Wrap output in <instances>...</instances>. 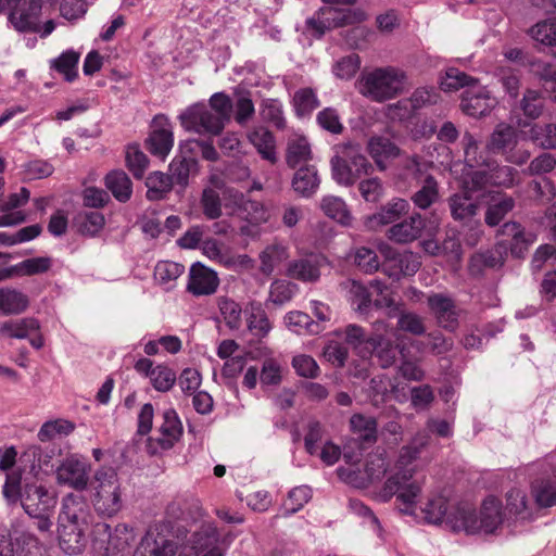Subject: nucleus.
<instances>
[{"label":"nucleus","mask_w":556,"mask_h":556,"mask_svg":"<svg viewBox=\"0 0 556 556\" xmlns=\"http://www.w3.org/2000/svg\"><path fill=\"white\" fill-rule=\"evenodd\" d=\"M429 441L430 434L427 431H418L410 442L400 450L394 469L381 489V500L388 502L396 495V501L404 505L400 507L404 514H413L421 494L425 481L414 479L417 467L413 464L419 458Z\"/></svg>","instance_id":"nucleus-1"},{"label":"nucleus","mask_w":556,"mask_h":556,"mask_svg":"<svg viewBox=\"0 0 556 556\" xmlns=\"http://www.w3.org/2000/svg\"><path fill=\"white\" fill-rule=\"evenodd\" d=\"M92 513L83 495L70 493L63 497L59 515V544L70 555L79 554L86 545L92 525Z\"/></svg>","instance_id":"nucleus-2"},{"label":"nucleus","mask_w":556,"mask_h":556,"mask_svg":"<svg viewBox=\"0 0 556 556\" xmlns=\"http://www.w3.org/2000/svg\"><path fill=\"white\" fill-rule=\"evenodd\" d=\"M503 520L502 502L490 495L482 502L479 516L469 506H458L456 511L448 516L447 523L454 532L464 531L467 534H476L493 533Z\"/></svg>","instance_id":"nucleus-3"},{"label":"nucleus","mask_w":556,"mask_h":556,"mask_svg":"<svg viewBox=\"0 0 556 556\" xmlns=\"http://www.w3.org/2000/svg\"><path fill=\"white\" fill-rule=\"evenodd\" d=\"M406 81L407 75L403 70L389 65L363 72L357 88L371 101L384 102L403 93Z\"/></svg>","instance_id":"nucleus-4"},{"label":"nucleus","mask_w":556,"mask_h":556,"mask_svg":"<svg viewBox=\"0 0 556 556\" xmlns=\"http://www.w3.org/2000/svg\"><path fill=\"white\" fill-rule=\"evenodd\" d=\"M91 501L94 509L112 517L123 507L121 482L112 468H100L91 481Z\"/></svg>","instance_id":"nucleus-5"},{"label":"nucleus","mask_w":556,"mask_h":556,"mask_svg":"<svg viewBox=\"0 0 556 556\" xmlns=\"http://www.w3.org/2000/svg\"><path fill=\"white\" fill-rule=\"evenodd\" d=\"M366 18L367 14L361 8H326L320 11L317 17L308 18L306 23L308 29L312 30L317 38H320L331 28L361 23Z\"/></svg>","instance_id":"nucleus-6"},{"label":"nucleus","mask_w":556,"mask_h":556,"mask_svg":"<svg viewBox=\"0 0 556 556\" xmlns=\"http://www.w3.org/2000/svg\"><path fill=\"white\" fill-rule=\"evenodd\" d=\"M181 126L188 131L217 136L226 123L204 104H194L180 115Z\"/></svg>","instance_id":"nucleus-7"},{"label":"nucleus","mask_w":556,"mask_h":556,"mask_svg":"<svg viewBox=\"0 0 556 556\" xmlns=\"http://www.w3.org/2000/svg\"><path fill=\"white\" fill-rule=\"evenodd\" d=\"M230 541V534L220 538L213 522H204L191 533L187 540V547L195 555H204L214 552L224 556Z\"/></svg>","instance_id":"nucleus-8"},{"label":"nucleus","mask_w":556,"mask_h":556,"mask_svg":"<svg viewBox=\"0 0 556 556\" xmlns=\"http://www.w3.org/2000/svg\"><path fill=\"white\" fill-rule=\"evenodd\" d=\"M177 542L165 531L164 526H151L137 545L134 556H175Z\"/></svg>","instance_id":"nucleus-9"},{"label":"nucleus","mask_w":556,"mask_h":556,"mask_svg":"<svg viewBox=\"0 0 556 556\" xmlns=\"http://www.w3.org/2000/svg\"><path fill=\"white\" fill-rule=\"evenodd\" d=\"M389 468V462L384 451L371 453L365 465V477L353 470L340 468V477L355 488H366L369 483L381 480Z\"/></svg>","instance_id":"nucleus-10"},{"label":"nucleus","mask_w":556,"mask_h":556,"mask_svg":"<svg viewBox=\"0 0 556 556\" xmlns=\"http://www.w3.org/2000/svg\"><path fill=\"white\" fill-rule=\"evenodd\" d=\"M439 99L440 94L434 87H420L409 98L389 105L388 113L391 118L407 119L415 111L437 104Z\"/></svg>","instance_id":"nucleus-11"},{"label":"nucleus","mask_w":556,"mask_h":556,"mask_svg":"<svg viewBox=\"0 0 556 556\" xmlns=\"http://www.w3.org/2000/svg\"><path fill=\"white\" fill-rule=\"evenodd\" d=\"M9 538L16 556H50L47 546L22 520H15L9 530Z\"/></svg>","instance_id":"nucleus-12"},{"label":"nucleus","mask_w":556,"mask_h":556,"mask_svg":"<svg viewBox=\"0 0 556 556\" xmlns=\"http://www.w3.org/2000/svg\"><path fill=\"white\" fill-rule=\"evenodd\" d=\"M89 466L77 455L64 458L55 470L56 482L60 485L84 491L89 483Z\"/></svg>","instance_id":"nucleus-13"},{"label":"nucleus","mask_w":556,"mask_h":556,"mask_svg":"<svg viewBox=\"0 0 556 556\" xmlns=\"http://www.w3.org/2000/svg\"><path fill=\"white\" fill-rule=\"evenodd\" d=\"M20 500L28 516L50 514L56 505L55 495L46 486L36 483H26Z\"/></svg>","instance_id":"nucleus-14"},{"label":"nucleus","mask_w":556,"mask_h":556,"mask_svg":"<svg viewBox=\"0 0 556 556\" xmlns=\"http://www.w3.org/2000/svg\"><path fill=\"white\" fill-rule=\"evenodd\" d=\"M380 251L387 258L383 271L391 278L400 279L402 276H413L421 266L419 256L413 252L395 253L388 244H382Z\"/></svg>","instance_id":"nucleus-15"},{"label":"nucleus","mask_w":556,"mask_h":556,"mask_svg":"<svg viewBox=\"0 0 556 556\" xmlns=\"http://www.w3.org/2000/svg\"><path fill=\"white\" fill-rule=\"evenodd\" d=\"M40 14L41 0H20L10 10L9 21L20 33H36Z\"/></svg>","instance_id":"nucleus-16"},{"label":"nucleus","mask_w":556,"mask_h":556,"mask_svg":"<svg viewBox=\"0 0 556 556\" xmlns=\"http://www.w3.org/2000/svg\"><path fill=\"white\" fill-rule=\"evenodd\" d=\"M427 305L437 324L451 332L459 326L458 312L454 300L444 293H431L427 296Z\"/></svg>","instance_id":"nucleus-17"},{"label":"nucleus","mask_w":556,"mask_h":556,"mask_svg":"<svg viewBox=\"0 0 556 556\" xmlns=\"http://www.w3.org/2000/svg\"><path fill=\"white\" fill-rule=\"evenodd\" d=\"M496 105L495 98L491 97L485 87L473 84L462 93L460 108L463 112L472 117H481L491 112Z\"/></svg>","instance_id":"nucleus-18"},{"label":"nucleus","mask_w":556,"mask_h":556,"mask_svg":"<svg viewBox=\"0 0 556 556\" xmlns=\"http://www.w3.org/2000/svg\"><path fill=\"white\" fill-rule=\"evenodd\" d=\"M147 146L151 154L161 159H165L170 152L174 146L173 127L165 116L154 118Z\"/></svg>","instance_id":"nucleus-19"},{"label":"nucleus","mask_w":556,"mask_h":556,"mask_svg":"<svg viewBox=\"0 0 556 556\" xmlns=\"http://www.w3.org/2000/svg\"><path fill=\"white\" fill-rule=\"evenodd\" d=\"M217 273L201 263H194L189 270L187 290L194 296L211 295L217 291Z\"/></svg>","instance_id":"nucleus-20"},{"label":"nucleus","mask_w":556,"mask_h":556,"mask_svg":"<svg viewBox=\"0 0 556 556\" xmlns=\"http://www.w3.org/2000/svg\"><path fill=\"white\" fill-rule=\"evenodd\" d=\"M426 225V219L420 213H413L408 218L391 226L387 236L397 243H408L418 239Z\"/></svg>","instance_id":"nucleus-21"},{"label":"nucleus","mask_w":556,"mask_h":556,"mask_svg":"<svg viewBox=\"0 0 556 556\" xmlns=\"http://www.w3.org/2000/svg\"><path fill=\"white\" fill-rule=\"evenodd\" d=\"M321 263L320 256L311 254L290 262L286 275L303 282H315L320 277Z\"/></svg>","instance_id":"nucleus-22"},{"label":"nucleus","mask_w":556,"mask_h":556,"mask_svg":"<svg viewBox=\"0 0 556 556\" xmlns=\"http://www.w3.org/2000/svg\"><path fill=\"white\" fill-rule=\"evenodd\" d=\"M447 205L452 218L462 224H468L478 214L479 205L471 194L463 190L448 197Z\"/></svg>","instance_id":"nucleus-23"},{"label":"nucleus","mask_w":556,"mask_h":556,"mask_svg":"<svg viewBox=\"0 0 556 556\" xmlns=\"http://www.w3.org/2000/svg\"><path fill=\"white\" fill-rule=\"evenodd\" d=\"M247 139L263 160L270 164L277 163L276 139L270 130L263 126L254 127L247 134Z\"/></svg>","instance_id":"nucleus-24"},{"label":"nucleus","mask_w":556,"mask_h":556,"mask_svg":"<svg viewBox=\"0 0 556 556\" xmlns=\"http://www.w3.org/2000/svg\"><path fill=\"white\" fill-rule=\"evenodd\" d=\"M247 328L249 332L258 340L268 336L273 325L267 313L258 302H251L244 309Z\"/></svg>","instance_id":"nucleus-25"},{"label":"nucleus","mask_w":556,"mask_h":556,"mask_svg":"<svg viewBox=\"0 0 556 556\" xmlns=\"http://www.w3.org/2000/svg\"><path fill=\"white\" fill-rule=\"evenodd\" d=\"M409 208V203L400 198L392 199L380 210L366 218V225L369 228L377 226L389 225L397 220L402 215L406 214Z\"/></svg>","instance_id":"nucleus-26"},{"label":"nucleus","mask_w":556,"mask_h":556,"mask_svg":"<svg viewBox=\"0 0 556 556\" xmlns=\"http://www.w3.org/2000/svg\"><path fill=\"white\" fill-rule=\"evenodd\" d=\"M367 150L380 170L387 168V161L400 155V148L389 138L381 136L371 137Z\"/></svg>","instance_id":"nucleus-27"},{"label":"nucleus","mask_w":556,"mask_h":556,"mask_svg":"<svg viewBox=\"0 0 556 556\" xmlns=\"http://www.w3.org/2000/svg\"><path fill=\"white\" fill-rule=\"evenodd\" d=\"M160 437L155 440L163 450L170 448L182 433V426L174 409H166L163 414V424L160 426Z\"/></svg>","instance_id":"nucleus-28"},{"label":"nucleus","mask_w":556,"mask_h":556,"mask_svg":"<svg viewBox=\"0 0 556 556\" xmlns=\"http://www.w3.org/2000/svg\"><path fill=\"white\" fill-rule=\"evenodd\" d=\"M518 143L517 130L506 124H500L491 134L486 148L491 152L507 153Z\"/></svg>","instance_id":"nucleus-29"},{"label":"nucleus","mask_w":556,"mask_h":556,"mask_svg":"<svg viewBox=\"0 0 556 556\" xmlns=\"http://www.w3.org/2000/svg\"><path fill=\"white\" fill-rule=\"evenodd\" d=\"M515 207V200L503 193H495L488 204L484 222L490 227L497 226Z\"/></svg>","instance_id":"nucleus-30"},{"label":"nucleus","mask_w":556,"mask_h":556,"mask_svg":"<svg viewBox=\"0 0 556 556\" xmlns=\"http://www.w3.org/2000/svg\"><path fill=\"white\" fill-rule=\"evenodd\" d=\"M28 296L14 288L0 289V315H18L27 309Z\"/></svg>","instance_id":"nucleus-31"},{"label":"nucleus","mask_w":556,"mask_h":556,"mask_svg":"<svg viewBox=\"0 0 556 556\" xmlns=\"http://www.w3.org/2000/svg\"><path fill=\"white\" fill-rule=\"evenodd\" d=\"M460 143L464 151V162L468 167L475 168L480 166H491V162L488 161L489 159L481 150L480 140L476 138L471 132L466 131L463 135Z\"/></svg>","instance_id":"nucleus-32"},{"label":"nucleus","mask_w":556,"mask_h":556,"mask_svg":"<svg viewBox=\"0 0 556 556\" xmlns=\"http://www.w3.org/2000/svg\"><path fill=\"white\" fill-rule=\"evenodd\" d=\"M320 184L317 169L313 165L300 167L292 179V187L301 197L308 198L316 192Z\"/></svg>","instance_id":"nucleus-33"},{"label":"nucleus","mask_w":556,"mask_h":556,"mask_svg":"<svg viewBox=\"0 0 556 556\" xmlns=\"http://www.w3.org/2000/svg\"><path fill=\"white\" fill-rule=\"evenodd\" d=\"M353 433L356 435L351 440H358L363 445H369L377 440V422L372 417L355 414L350 419Z\"/></svg>","instance_id":"nucleus-34"},{"label":"nucleus","mask_w":556,"mask_h":556,"mask_svg":"<svg viewBox=\"0 0 556 556\" xmlns=\"http://www.w3.org/2000/svg\"><path fill=\"white\" fill-rule=\"evenodd\" d=\"M173 181L168 174L163 172H152L146 179L147 193L149 201H161L167 198L173 189Z\"/></svg>","instance_id":"nucleus-35"},{"label":"nucleus","mask_w":556,"mask_h":556,"mask_svg":"<svg viewBox=\"0 0 556 556\" xmlns=\"http://www.w3.org/2000/svg\"><path fill=\"white\" fill-rule=\"evenodd\" d=\"M320 208L325 215L342 226H352L353 216L343 199L334 195L324 197L320 202Z\"/></svg>","instance_id":"nucleus-36"},{"label":"nucleus","mask_w":556,"mask_h":556,"mask_svg":"<svg viewBox=\"0 0 556 556\" xmlns=\"http://www.w3.org/2000/svg\"><path fill=\"white\" fill-rule=\"evenodd\" d=\"M39 329L40 324L38 319L34 317L0 323V333L15 339H26L30 333L38 332Z\"/></svg>","instance_id":"nucleus-37"},{"label":"nucleus","mask_w":556,"mask_h":556,"mask_svg":"<svg viewBox=\"0 0 556 556\" xmlns=\"http://www.w3.org/2000/svg\"><path fill=\"white\" fill-rule=\"evenodd\" d=\"M105 186L119 202H127L132 193V182L126 173L113 170L105 177Z\"/></svg>","instance_id":"nucleus-38"},{"label":"nucleus","mask_w":556,"mask_h":556,"mask_svg":"<svg viewBox=\"0 0 556 556\" xmlns=\"http://www.w3.org/2000/svg\"><path fill=\"white\" fill-rule=\"evenodd\" d=\"M184 265L170 262L161 261L154 268V280L157 285L162 286L164 290H172L175 286V281L184 274Z\"/></svg>","instance_id":"nucleus-39"},{"label":"nucleus","mask_w":556,"mask_h":556,"mask_svg":"<svg viewBox=\"0 0 556 556\" xmlns=\"http://www.w3.org/2000/svg\"><path fill=\"white\" fill-rule=\"evenodd\" d=\"M535 501L541 507H551L556 504V468L552 475L535 481L532 485Z\"/></svg>","instance_id":"nucleus-40"},{"label":"nucleus","mask_w":556,"mask_h":556,"mask_svg":"<svg viewBox=\"0 0 556 556\" xmlns=\"http://www.w3.org/2000/svg\"><path fill=\"white\" fill-rule=\"evenodd\" d=\"M440 199L439 184L432 175H428L422 187L410 198L414 205L420 210H428Z\"/></svg>","instance_id":"nucleus-41"},{"label":"nucleus","mask_w":556,"mask_h":556,"mask_svg":"<svg viewBox=\"0 0 556 556\" xmlns=\"http://www.w3.org/2000/svg\"><path fill=\"white\" fill-rule=\"evenodd\" d=\"M289 257L287 247L271 244L260 254V270L263 275L270 276L276 267Z\"/></svg>","instance_id":"nucleus-42"},{"label":"nucleus","mask_w":556,"mask_h":556,"mask_svg":"<svg viewBox=\"0 0 556 556\" xmlns=\"http://www.w3.org/2000/svg\"><path fill=\"white\" fill-rule=\"evenodd\" d=\"M285 321L289 329L299 334H318L324 330V327L314 321L308 314L300 311L288 313L285 317Z\"/></svg>","instance_id":"nucleus-43"},{"label":"nucleus","mask_w":556,"mask_h":556,"mask_svg":"<svg viewBox=\"0 0 556 556\" xmlns=\"http://www.w3.org/2000/svg\"><path fill=\"white\" fill-rule=\"evenodd\" d=\"M135 539L134 528L126 523H119L114 528L113 532L109 533L108 549L124 553L129 549Z\"/></svg>","instance_id":"nucleus-44"},{"label":"nucleus","mask_w":556,"mask_h":556,"mask_svg":"<svg viewBox=\"0 0 556 556\" xmlns=\"http://www.w3.org/2000/svg\"><path fill=\"white\" fill-rule=\"evenodd\" d=\"M197 167V161L186 157H175L172 160L168 170L174 185H178L182 190L189 184V176Z\"/></svg>","instance_id":"nucleus-45"},{"label":"nucleus","mask_w":556,"mask_h":556,"mask_svg":"<svg viewBox=\"0 0 556 556\" xmlns=\"http://www.w3.org/2000/svg\"><path fill=\"white\" fill-rule=\"evenodd\" d=\"M74 429L75 425L70 420L62 418L48 420L40 427L37 437L41 442H48L68 435Z\"/></svg>","instance_id":"nucleus-46"},{"label":"nucleus","mask_w":556,"mask_h":556,"mask_svg":"<svg viewBox=\"0 0 556 556\" xmlns=\"http://www.w3.org/2000/svg\"><path fill=\"white\" fill-rule=\"evenodd\" d=\"M260 116L268 124L278 129L286 128L287 121L283 113L282 103L277 99H265L260 104Z\"/></svg>","instance_id":"nucleus-47"},{"label":"nucleus","mask_w":556,"mask_h":556,"mask_svg":"<svg viewBox=\"0 0 556 556\" xmlns=\"http://www.w3.org/2000/svg\"><path fill=\"white\" fill-rule=\"evenodd\" d=\"M52 261L50 257L40 256L27 258L12 265V278L43 274L50 269Z\"/></svg>","instance_id":"nucleus-48"},{"label":"nucleus","mask_w":556,"mask_h":556,"mask_svg":"<svg viewBox=\"0 0 556 556\" xmlns=\"http://www.w3.org/2000/svg\"><path fill=\"white\" fill-rule=\"evenodd\" d=\"M478 80L458 68H447L440 81L441 89L447 92L457 91L460 88H470Z\"/></svg>","instance_id":"nucleus-49"},{"label":"nucleus","mask_w":556,"mask_h":556,"mask_svg":"<svg viewBox=\"0 0 556 556\" xmlns=\"http://www.w3.org/2000/svg\"><path fill=\"white\" fill-rule=\"evenodd\" d=\"M368 345L376 351L380 365L383 368L390 367L396 359L397 348L381 336L368 338Z\"/></svg>","instance_id":"nucleus-50"},{"label":"nucleus","mask_w":556,"mask_h":556,"mask_svg":"<svg viewBox=\"0 0 556 556\" xmlns=\"http://www.w3.org/2000/svg\"><path fill=\"white\" fill-rule=\"evenodd\" d=\"M455 511L456 508L453 511L447 513V502L443 497H437L429 501L424 508L425 519L429 523L439 525L444 522L450 529L451 526L447 523V518Z\"/></svg>","instance_id":"nucleus-51"},{"label":"nucleus","mask_w":556,"mask_h":556,"mask_svg":"<svg viewBox=\"0 0 556 556\" xmlns=\"http://www.w3.org/2000/svg\"><path fill=\"white\" fill-rule=\"evenodd\" d=\"M311 156V146L306 138L299 137L289 142L287 149V163L289 166L296 167L301 163L308 161Z\"/></svg>","instance_id":"nucleus-52"},{"label":"nucleus","mask_w":556,"mask_h":556,"mask_svg":"<svg viewBox=\"0 0 556 556\" xmlns=\"http://www.w3.org/2000/svg\"><path fill=\"white\" fill-rule=\"evenodd\" d=\"M219 312L225 324L230 329H238L241 325L242 308L235 300L220 296L217 299Z\"/></svg>","instance_id":"nucleus-53"},{"label":"nucleus","mask_w":556,"mask_h":556,"mask_svg":"<svg viewBox=\"0 0 556 556\" xmlns=\"http://www.w3.org/2000/svg\"><path fill=\"white\" fill-rule=\"evenodd\" d=\"M293 106L298 116H304L318 108L319 101L313 89L302 88L294 93Z\"/></svg>","instance_id":"nucleus-54"},{"label":"nucleus","mask_w":556,"mask_h":556,"mask_svg":"<svg viewBox=\"0 0 556 556\" xmlns=\"http://www.w3.org/2000/svg\"><path fill=\"white\" fill-rule=\"evenodd\" d=\"M79 54L75 51L63 52L53 60L52 66L64 76L67 81H73L77 76V64Z\"/></svg>","instance_id":"nucleus-55"},{"label":"nucleus","mask_w":556,"mask_h":556,"mask_svg":"<svg viewBox=\"0 0 556 556\" xmlns=\"http://www.w3.org/2000/svg\"><path fill=\"white\" fill-rule=\"evenodd\" d=\"M235 203L238 204L247 213L251 222L263 223L268 218L264 205L256 201H245L239 192H229Z\"/></svg>","instance_id":"nucleus-56"},{"label":"nucleus","mask_w":556,"mask_h":556,"mask_svg":"<svg viewBox=\"0 0 556 556\" xmlns=\"http://www.w3.org/2000/svg\"><path fill=\"white\" fill-rule=\"evenodd\" d=\"M530 35L534 40L545 46H556V18L536 23L530 29Z\"/></svg>","instance_id":"nucleus-57"},{"label":"nucleus","mask_w":556,"mask_h":556,"mask_svg":"<svg viewBox=\"0 0 556 556\" xmlns=\"http://www.w3.org/2000/svg\"><path fill=\"white\" fill-rule=\"evenodd\" d=\"M396 317L397 328L400 330L415 336H421L426 332L424 318L416 313L405 312L401 308Z\"/></svg>","instance_id":"nucleus-58"},{"label":"nucleus","mask_w":556,"mask_h":556,"mask_svg":"<svg viewBox=\"0 0 556 556\" xmlns=\"http://www.w3.org/2000/svg\"><path fill=\"white\" fill-rule=\"evenodd\" d=\"M491 175V185L497 187L510 188L515 185L518 175L517 169L507 165L493 164L488 167Z\"/></svg>","instance_id":"nucleus-59"},{"label":"nucleus","mask_w":556,"mask_h":556,"mask_svg":"<svg viewBox=\"0 0 556 556\" xmlns=\"http://www.w3.org/2000/svg\"><path fill=\"white\" fill-rule=\"evenodd\" d=\"M176 374L169 367L157 365L151 372L150 382L159 392L169 391L176 382Z\"/></svg>","instance_id":"nucleus-60"},{"label":"nucleus","mask_w":556,"mask_h":556,"mask_svg":"<svg viewBox=\"0 0 556 556\" xmlns=\"http://www.w3.org/2000/svg\"><path fill=\"white\" fill-rule=\"evenodd\" d=\"M434 399V391L429 384H421L410 389V405L417 412L429 409Z\"/></svg>","instance_id":"nucleus-61"},{"label":"nucleus","mask_w":556,"mask_h":556,"mask_svg":"<svg viewBox=\"0 0 556 556\" xmlns=\"http://www.w3.org/2000/svg\"><path fill=\"white\" fill-rule=\"evenodd\" d=\"M233 118L239 126H245L253 118L255 108L252 99L247 94H241L232 103Z\"/></svg>","instance_id":"nucleus-62"},{"label":"nucleus","mask_w":556,"mask_h":556,"mask_svg":"<svg viewBox=\"0 0 556 556\" xmlns=\"http://www.w3.org/2000/svg\"><path fill=\"white\" fill-rule=\"evenodd\" d=\"M126 163L132 175L140 179L149 165V160L137 146H129L126 151Z\"/></svg>","instance_id":"nucleus-63"},{"label":"nucleus","mask_w":556,"mask_h":556,"mask_svg":"<svg viewBox=\"0 0 556 556\" xmlns=\"http://www.w3.org/2000/svg\"><path fill=\"white\" fill-rule=\"evenodd\" d=\"M298 290L296 285L286 280H275L270 285L269 300L276 305L289 302Z\"/></svg>","instance_id":"nucleus-64"}]
</instances>
